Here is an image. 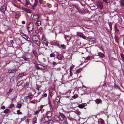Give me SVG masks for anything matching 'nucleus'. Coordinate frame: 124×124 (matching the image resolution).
<instances>
[{"label": "nucleus", "mask_w": 124, "mask_h": 124, "mask_svg": "<svg viewBox=\"0 0 124 124\" xmlns=\"http://www.w3.org/2000/svg\"><path fill=\"white\" fill-rule=\"evenodd\" d=\"M59 118L61 121H64L63 123L64 124H67V118L66 116L63 114L59 113Z\"/></svg>", "instance_id": "1"}, {"label": "nucleus", "mask_w": 124, "mask_h": 124, "mask_svg": "<svg viewBox=\"0 0 124 124\" xmlns=\"http://www.w3.org/2000/svg\"><path fill=\"white\" fill-rule=\"evenodd\" d=\"M41 42L43 45H41L40 46V48H39V50L40 51L41 50V48H43L45 47L44 46L45 45L46 46H48V42H47L45 38H43L41 40Z\"/></svg>", "instance_id": "2"}, {"label": "nucleus", "mask_w": 124, "mask_h": 124, "mask_svg": "<svg viewBox=\"0 0 124 124\" xmlns=\"http://www.w3.org/2000/svg\"><path fill=\"white\" fill-rule=\"evenodd\" d=\"M33 28V24L32 22H30L27 26V29L29 32L32 31Z\"/></svg>", "instance_id": "3"}, {"label": "nucleus", "mask_w": 124, "mask_h": 124, "mask_svg": "<svg viewBox=\"0 0 124 124\" xmlns=\"http://www.w3.org/2000/svg\"><path fill=\"white\" fill-rule=\"evenodd\" d=\"M49 105V107H50V108L51 109V111H48L46 114V115L47 116L46 117H48L49 118V117H51L52 115V112L53 111V108H51L52 106L50 104V102L49 101V102L48 103Z\"/></svg>", "instance_id": "4"}, {"label": "nucleus", "mask_w": 124, "mask_h": 124, "mask_svg": "<svg viewBox=\"0 0 124 124\" xmlns=\"http://www.w3.org/2000/svg\"><path fill=\"white\" fill-rule=\"evenodd\" d=\"M39 18V16L38 14H36L33 15L32 20V23H35V22L38 20Z\"/></svg>", "instance_id": "5"}, {"label": "nucleus", "mask_w": 124, "mask_h": 124, "mask_svg": "<svg viewBox=\"0 0 124 124\" xmlns=\"http://www.w3.org/2000/svg\"><path fill=\"white\" fill-rule=\"evenodd\" d=\"M97 6L98 8H99L100 10H101L103 9V5L102 2L100 1H98L97 3Z\"/></svg>", "instance_id": "6"}, {"label": "nucleus", "mask_w": 124, "mask_h": 124, "mask_svg": "<svg viewBox=\"0 0 124 124\" xmlns=\"http://www.w3.org/2000/svg\"><path fill=\"white\" fill-rule=\"evenodd\" d=\"M49 118L48 117L44 116H43L41 119V121L42 123H45L47 121L49 120Z\"/></svg>", "instance_id": "7"}, {"label": "nucleus", "mask_w": 124, "mask_h": 124, "mask_svg": "<svg viewBox=\"0 0 124 124\" xmlns=\"http://www.w3.org/2000/svg\"><path fill=\"white\" fill-rule=\"evenodd\" d=\"M28 96H27L24 97V99L25 100H27L28 98L30 99L31 100L32 99V95L31 94V93H29L28 94Z\"/></svg>", "instance_id": "8"}, {"label": "nucleus", "mask_w": 124, "mask_h": 124, "mask_svg": "<svg viewBox=\"0 0 124 124\" xmlns=\"http://www.w3.org/2000/svg\"><path fill=\"white\" fill-rule=\"evenodd\" d=\"M32 39L33 42L36 40H39L38 37L36 35H34L32 36Z\"/></svg>", "instance_id": "9"}, {"label": "nucleus", "mask_w": 124, "mask_h": 124, "mask_svg": "<svg viewBox=\"0 0 124 124\" xmlns=\"http://www.w3.org/2000/svg\"><path fill=\"white\" fill-rule=\"evenodd\" d=\"M22 9L25 11L27 13H31L30 10L28 8L23 7L22 8Z\"/></svg>", "instance_id": "10"}, {"label": "nucleus", "mask_w": 124, "mask_h": 124, "mask_svg": "<svg viewBox=\"0 0 124 124\" xmlns=\"http://www.w3.org/2000/svg\"><path fill=\"white\" fill-rule=\"evenodd\" d=\"M16 71V70L15 68H14L13 69H9L8 70V72L10 73H14Z\"/></svg>", "instance_id": "11"}, {"label": "nucleus", "mask_w": 124, "mask_h": 124, "mask_svg": "<svg viewBox=\"0 0 124 124\" xmlns=\"http://www.w3.org/2000/svg\"><path fill=\"white\" fill-rule=\"evenodd\" d=\"M34 43L36 45H37L38 46H40V40H36L34 42Z\"/></svg>", "instance_id": "12"}, {"label": "nucleus", "mask_w": 124, "mask_h": 124, "mask_svg": "<svg viewBox=\"0 0 124 124\" xmlns=\"http://www.w3.org/2000/svg\"><path fill=\"white\" fill-rule=\"evenodd\" d=\"M6 9V6L4 5L1 7L0 8V10L2 11H5Z\"/></svg>", "instance_id": "13"}, {"label": "nucleus", "mask_w": 124, "mask_h": 124, "mask_svg": "<svg viewBox=\"0 0 124 124\" xmlns=\"http://www.w3.org/2000/svg\"><path fill=\"white\" fill-rule=\"evenodd\" d=\"M15 18L16 19H18V17L21 15L20 13L19 12H17L15 13Z\"/></svg>", "instance_id": "14"}, {"label": "nucleus", "mask_w": 124, "mask_h": 124, "mask_svg": "<svg viewBox=\"0 0 124 124\" xmlns=\"http://www.w3.org/2000/svg\"><path fill=\"white\" fill-rule=\"evenodd\" d=\"M35 24L37 26H39L41 24V22L40 21L37 20L36 22H35Z\"/></svg>", "instance_id": "15"}, {"label": "nucleus", "mask_w": 124, "mask_h": 124, "mask_svg": "<svg viewBox=\"0 0 124 124\" xmlns=\"http://www.w3.org/2000/svg\"><path fill=\"white\" fill-rule=\"evenodd\" d=\"M64 38H65V39L67 40V41H69L70 40L71 37L70 36L68 35H65L64 36Z\"/></svg>", "instance_id": "16"}, {"label": "nucleus", "mask_w": 124, "mask_h": 124, "mask_svg": "<svg viewBox=\"0 0 124 124\" xmlns=\"http://www.w3.org/2000/svg\"><path fill=\"white\" fill-rule=\"evenodd\" d=\"M24 37H23V38L26 40H27V41H30V39L27 36H26V35H24Z\"/></svg>", "instance_id": "17"}, {"label": "nucleus", "mask_w": 124, "mask_h": 124, "mask_svg": "<svg viewBox=\"0 0 124 124\" xmlns=\"http://www.w3.org/2000/svg\"><path fill=\"white\" fill-rule=\"evenodd\" d=\"M95 101L96 103L99 104L100 103H101L102 101L100 99H97Z\"/></svg>", "instance_id": "18"}, {"label": "nucleus", "mask_w": 124, "mask_h": 124, "mask_svg": "<svg viewBox=\"0 0 124 124\" xmlns=\"http://www.w3.org/2000/svg\"><path fill=\"white\" fill-rule=\"evenodd\" d=\"M85 106V105L84 103H82L78 105V107L79 108H82Z\"/></svg>", "instance_id": "19"}, {"label": "nucleus", "mask_w": 124, "mask_h": 124, "mask_svg": "<svg viewBox=\"0 0 124 124\" xmlns=\"http://www.w3.org/2000/svg\"><path fill=\"white\" fill-rule=\"evenodd\" d=\"M54 70L56 72L59 71L61 70V69L60 67L58 68H54Z\"/></svg>", "instance_id": "20"}, {"label": "nucleus", "mask_w": 124, "mask_h": 124, "mask_svg": "<svg viewBox=\"0 0 124 124\" xmlns=\"http://www.w3.org/2000/svg\"><path fill=\"white\" fill-rule=\"evenodd\" d=\"M63 57L62 55H57V58L59 60H61L62 59Z\"/></svg>", "instance_id": "21"}, {"label": "nucleus", "mask_w": 124, "mask_h": 124, "mask_svg": "<svg viewBox=\"0 0 124 124\" xmlns=\"http://www.w3.org/2000/svg\"><path fill=\"white\" fill-rule=\"evenodd\" d=\"M114 38L116 42L118 43L119 42V39L118 37L117 36L115 35L114 37Z\"/></svg>", "instance_id": "22"}, {"label": "nucleus", "mask_w": 124, "mask_h": 124, "mask_svg": "<svg viewBox=\"0 0 124 124\" xmlns=\"http://www.w3.org/2000/svg\"><path fill=\"white\" fill-rule=\"evenodd\" d=\"M67 118L70 120L71 121H73L74 120V119L73 118L70 116V114H69V115L67 116Z\"/></svg>", "instance_id": "23"}, {"label": "nucleus", "mask_w": 124, "mask_h": 124, "mask_svg": "<svg viewBox=\"0 0 124 124\" xmlns=\"http://www.w3.org/2000/svg\"><path fill=\"white\" fill-rule=\"evenodd\" d=\"M77 34L78 36L81 37L83 36V34L80 32H77Z\"/></svg>", "instance_id": "24"}, {"label": "nucleus", "mask_w": 124, "mask_h": 124, "mask_svg": "<svg viewBox=\"0 0 124 124\" xmlns=\"http://www.w3.org/2000/svg\"><path fill=\"white\" fill-rule=\"evenodd\" d=\"M60 99L59 96H57L56 98V101L57 103H59L60 102Z\"/></svg>", "instance_id": "25"}, {"label": "nucleus", "mask_w": 124, "mask_h": 124, "mask_svg": "<svg viewBox=\"0 0 124 124\" xmlns=\"http://www.w3.org/2000/svg\"><path fill=\"white\" fill-rule=\"evenodd\" d=\"M108 24L110 28V31H111L112 30V23L111 22H109Z\"/></svg>", "instance_id": "26"}, {"label": "nucleus", "mask_w": 124, "mask_h": 124, "mask_svg": "<svg viewBox=\"0 0 124 124\" xmlns=\"http://www.w3.org/2000/svg\"><path fill=\"white\" fill-rule=\"evenodd\" d=\"M10 110L8 109H5L4 111L3 112L5 114L8 113L9 111Z\"/></svg>", "instance_id": "27"}, {"label": "nucleus", "mask_w": 124, "mask_h": 124, "mask_svg": "<svg viewBox=\"0 0 124 124\" xmlns=\"http://www.w3.org/2000/svg\"><path fill=\"white\" fill-rule=\"evenodd\" d=\"M24 74L23 73H21L19 74L18 76L19 77H21L24 76Z\"/></svg>", "instance_id": "28"}, {"label": "nucleus", "mask_w": 124, "mask_h": 124, "mask_svg": "<svg viewBox=\"0 0 124 124\" xmlns=\"http://www.w3.org/2000/svg\"><path fill=\"white\" fill-rule=\"evenodd\" d=\"M43 107V105H42L39 106L38 108V110L39 111H40V110H41L42 109V108Z\"/></svg>", "instance_id": "29"}, {"label": "nucleus", "mask_w": 124, "mask_h": 124, "mask_svg": "<svg viewBox=\"0 0 124 124\" xmlns=\"http://www.w3.org/2000/svg\"><path fill=\"white\" fill-rule=\"evenodd\" d=\"M47 96V94L46 93H44L43 95L42 96V97H41L40 98V99H39V101L38 102H40V100L42 98H43V97H46V96Z\"/></svg>", "instance_id": "30"}, {"label": "nucleus", "mask_w": 124, "mask_h": 124, "mask_svg": "<svg viewBox=\"0 0 124 124\" xmlns=\"http://www.w3.org/2000/svg\"><path fill=\"white\" fill-rule=\"evenodd\" d=\"M90 41H91L92 42H89V43L90 44H92V43H93L94 42V39H90L89 40Z\"/></svg>", "instance_id": "31"}, {"label": "nucleus", "mask_w": 124, "mask_h": 124, "mask_svg": "<svg viewBox=\"0 0 124 124\" xmlns=\"http://www.w3.org/2000/svg\"><path fill=\"white\" fill-rule=\"evenodd\" d=\"M25 1V5L27 6H28L29 3H30L29 2V0H24Z\"/></svg>", "instance_id": "32"}, {"label": "nucleus", "mask_w": 124, "mask_h": 124, "mask_svg": "<svg viewBox=\"0 0 124 124\" xmlns=\"http://www.w3.org/2000/svg\"><path fill=\"white\" fill-rule=\"evenodd\" d=\"M14 104H11L9 106L8 108H11L14 107Z\"/></svg>", "instance_id": "33"}, {"label": "nucleus", "mask_w": 124, "mask_h": 124, "mask_svg": "<svg viewBox=\"0 0 124 124\" xmlns=\"http://www.w3.org/2000/svg\"><path fill=\"white\" fill-rule=\"evenodd\" d=\"M48 124H53V121L52 120H48Z\"/></svg>", "instance_id": "34"}, {"label": "nucleus", "mask_w": 124, "mask_h": 124, "mask_svg": "<svg viewBox=\"0 0 124 124\" xmlns=\"http://www.w3.org/2000/svg\"><path fill=\"white\" fill-rule=\"evenodd\" d=\"M54 118L57 121H58L60 118L58 116H55L54 117Z\"/></svg>", "instance_id": "35"}, {"label": "nucleus", "mask_w": 124, "mask_h": 124, "mask_svg": "<svg viewBox=\"0 0 124 124\" xmlns=\"http://www.w3.org/2000/svg\"><path fill=\"white\" fill-rule=\"evenodd\" d=\"M54 45H55L58 46L59 47H60V44L58 43H54Z\"/></svg>", "instance_id": "36"}, {"label": "nucleus", "mask_w": 124, "mask_h": 124, "mask_svg": "<svg viewBox=\"0 0 124 124\" xmlns=\"http://www.w3.org/2000/svg\"><path fill=\"white\" fill-rule=\"evenodd\" d=\"M21 104H17L16 107L20 108H21Z\"/></svg>", "instance_id": "37"}, {"label": "nucleus", "mask_w": 124, "mask_h": 124, "mask_svg": "<svg viewBox=\"0 0 124 124\" xmlns=\"http://www.w3.org/2000/svg\"><path fill=\"white\" fill-rule=\"evenodd\" d=\"M78 97V95L77 94L74 95L72 97V98L75 99L76 98H77Z\"/></svg>", "instance_id": "38"}, {"label": "nucleus", "mask_w": 124, "mask_h": 124, "mask_svg": "<svg viewBox=\"0 0 124 124\" xmlns=\"http://www.w3.org/2000/svg\"><path fill=\"white\" fill-rule=\"evenodd\" d=\"M121 5L124 7V0H121Z\"/></svg>", "instance_id": "39"}, {"label": "nucleus", "mask_w": 124, "mask_h": 124, "mask_svg": "<svg viewBox=\"0 0 124 124\" xmlns=\"http://www.w3.org/2000/svg\"><path fill=\"white\" fill-rule=\"evenodd\" d=\"M21 58H23L25 61H28V59L27 58L25 57H21Z\"/></svg>", "instance_id": "40"}, {"label": "nucleus", "mask_w": 124, "mask_h": 124, "mask_svg": "<svg viewBox=\"0 0 124 124\" xmlns=\"http://www.w3.org/2000/svg\"><path fill=\"white\" fill-rule=\"evenodd\" d=\"M37 4L34 3V4L32 5V8L33 9H34L35 7H36L37 5Z\"/></svg>", "instance_id": "41"}, {"label": "nucleus", "mask_w": 124, "mask_h": 124, "mask_svg": "<svg viewBox=\"0 0 124 124\" xmlns=\"http://www.w3.org/2000/svg\"><path fill=\"white\" fill-rule=\"evenodd\" d=\"M37 4L34 3V4L32 5V8L33 9H34L35 7H36L37 5Z\"/></svg>", "instance_id": "42"}, {"label": "nucleus", "mask_w": 124, "mask_h": 124, "mask_svg": "<svg viewBox=\"0 0 124 124\" xmlns=\"http://www.w3.org/2000/svg\"><path fill=\"white\" fill-rule=\"evenodd\" d=\"M17 114L18 115L22 114V113L19 110H17Z\"/></svg>", "instance_id": "43"}, {"label": "nucleus", "mask_w": 124, "mask_h": 124, "mask_svg": "<svg viewBox=\"0 0 124 124\" xmlns=\"http://www.w3.org/2000/svg\"><path fill=\"white\" fill-rule=\"evenodd\" d=\"M22 82L21 81H19L17 83V85L19 86L21 85L22 84Z\"/></svg>", "instance_id": "44"}, {"label": "nucleus", "mask_w": 124, "mask_h": 124, "mask_svg": "<svg viewBox=\"0 0 124 124\" xmlns=\"http://www.w3.org/2000/svg\"><path fill=\"white\" fill-rule=\"evenodd\" d=\"M66 46L64 44L62 45H61V47L63 49H65L66 48Z\"/></svg>", "instance_id": "45"}, {"label": "nucleus", "mask_w": 124, "mask_h": 124, "mask_svg": "<svg viewBox=\"0 0 124 124\" xmlns=\"http://www.w3.org/2000/svg\"><path fill=\"white\" fill-rule=\"evenodd\" d=\"M81 71V69H78V70H77L76 71V72L77 73H80V72Z\"/></svg>", "instance_id": "46"}, {"label": "nucleus", "mask_w": 124, "mask_h": 124, "mask_svg": "<svg viewBox=\"0 0 124 124\" xmlns=\"http://www.w3.org/2000/svg\"><path fill=\"white\" fill-rule=\"evenodd\" d=\"M39 111L38 110L36 111L35 112L34 115H36L38 113H39Z\"/></svg>", "instance_id": "47"}, {"label": "nucleus", "mask_w": 124, "mask_h": 124, "mask_svg": "<svg viewBox=\"0 0 124 124\" xmlns=\"http://www.w3.org/2000/svg\"><path fill=\"white\" fill-rule=\"evenodd\" d=\"M32 52L33 54H37V51L35 50H33L32 51Z\"/></svg>", "instance_id": "48"}, {"label": "nucleus", "mask_w": 124, "mask_h": 124, "mask_svg": "<svg viewBox=\"0 0 124 124\" xmlns=\"http://www.w3.org/2000/svg\"><path fill=\"white\" fill-rule=\"evenodd\" d=\"M101 124H103L104 123V121L103 120H101L100 122Z\"/></svg>", "instance_id": "49"}, {"label": "nucleus", "mask_w": 124, "mask_h": 124, "mask_svg": "<svg viewBox=\"0 0 124 124\" xmlns=\"http://www.w3.org/2000/svg\"><path fill=\"white\" fill-rule=\"evenodd\" d=\"M99 56L100 57H103L105 56L104 55H99Z\"/></svg>", "instance_id": "50"}, {"label": "nucleus", "mask_w": 124, "mask_h": 124, "mask_svg": "<svg viewBox=\"0 0 124 124\" xmlns=\"http://www.w3.org/2000/svg\"><path fill=\"white\" fill-rule=\"evenodd\" d=\"M1 108L2 109H4L5 108V107L4 106H3L1 107Z\"/></svg>", "instance_id": "51"}, {"label": "nucleus", "mask_w": 124, "mask_h": 124, "mask_svg": "<svg viewBox=\"0 0 124 124\" xmlns=\"http://www.w3.org/2000/svg\"><path fill=\"white\" fill-rule=\"evenodd\" d=\"M43 0H38L39 2L40 3V4H41L42 3V2Z\"/></svg>", "instance_id": "52"}, {"label": "nucleus", "mask_w": 124, "mask_h": 124, "mask_svg": "<svg viewBox=\"0 0 124 124\" xmlns=\"http://www.w3.org/2000/svg\"><path fill=\"white\" fill-rule=\"evenodd\" d=\"M34 3L37 4H38V0H35Z\"/></svg>", "instance_id": "53"}, {"label": "nucleus", "mask_w": 124, "mask_h": 124, "mask_svg": "<svg viewBox=\"0 0 124 124\" xmlns=\"http://www.w3.org/2000/svg\"><path fill=\"white\" fill-rule=\"evenodd\" d=\"M115 31L117 32H119V30L117 29V28L115 29Z\"/></svg>", "instance_id": "54"}, {"label": "nucleus", "mask_w": 124, "mask_h": 124, "mask_svg": "<svg viewBox=\"0 0 124 124\" xmlns=\"http://www.w3.org/2000/svg\"><path fill=\"white\" fill-rule=\"evenodd\" d=\"M90 59V57L89 56L87 57L86 58V59L87 60H89Z\"/></svg>", "instance_id": "55"}, {"label": "nucleus", "mask_w": 124, "mask_h": 124, "mask_svg": "<svg viewBox=\"0 0 124 124\" xmlns=\"http://www.w3.org/2000/svg\"><path fill=\"white\" fill-rule=\"evenodd\" d=\"M26 35L25 34H24V33H21V36L23 37H24V35Z\"/></svg>", "instance_id": "56"}, {"label": "nucleus", "mask_w": 124, "mask_h": 124, "mask_svg": "<svg viewBox=\"0 0 124 124\" xmlns=\"http://www.w3.org/2000/svg\"><path fill=\"white\" fill-rule=\"evenodd\" d=\"M10 62L9 61H8L6 62V65L8 64Z\"/></svg>", "instance_id": "57"}, {"label": "nucleus", "mask_w": 124, "mask_h": 124, "mask_svg": "<svg viewBox=\"0 0 124 124\" xmlns=\"http://www.w3.org/2000/svg\"><path fill=\"white\" fill-rule=\"evenodd\" d=\"M25 21H23L22 22V23L23 24H25Z\"/></svg>", "instance_id": "58"}, {"label": "nucleus", "mask_w": 124, "mask_h": 124, "mask_svg": "<svg viewBox=\"0 0 124 124\" xmlns=\"http://www.w3.org/2000/svg\"><path fill=\"white\" fill-rule=\"evenodd\" d=\"M10 43L11 44H13L14 43V41L13 40H10Z\"/></svg>", "instance_id": "59"}, {"label": "nucleus", "mask_w": 124, "mask_h": 124, "mask_svg": "<svg viewBox=\"0 0 124 124\" xmlns=\"http://www.w3.org/2000/svg\"><path fill=\"white\" fill-rule=\"evenodd\" d=\"M25 119V117H23V118H21V121H23Z\"/></svg>", "instance_id": "60"}, {"label": "nucleus", "mask_w": 124, "mask_h": 124, "mask_svg": "<svg viewBox=\"0 0 124 124\" xmlns=\"http://www.w3.org/2000/svg\"><path fill=\"white\" fill-rule=\"evenodd\" d=\"M117 28L116 25V24H115V25L114 26V29L115 30V29H116Z\"/></svg>", "instance_id": "61"}, {"label": "nucleus", "mask_w": 124, "mask_h": 124, "mask_svg": "<svg viewBox=\"0 0 124 124\" xmlns=\"http://www.w3.org/2000/svg\"><path fill=\"white\" fill-rule=\"evenodd\" d=\"M103 0L105 3H108V2L107 1V0Z\"/></svg>", "instance_id": "62"}, {"label": "nucleus", "mask_w": 124, "mask_h": 124, "mask_svg": "<svg viewBox=\"0 0 124 124\" xmlns=\"http://www.w3.org/2000/svg\"><path fill=\"white\" fill-rule=\"evenodd\" d=\"M81 37L84 39H85V37L84 36H82Z\"/></svg>", "instance_id": "63"}, {"label": "nucleus", "mask_w": 124, "mask_h": 124, "mask_svg": "<svg viewBox=\"0 0 124 124\" xmlns=\"http://www.w3.org/2000/svg\"><path fill=\"white\" fill-rule=\"evenodd\" d=\"M35 33H38L39 32V31L38 30H36L35 31Z\"/></svg>", "instance_id": "64"}]
</instances>
